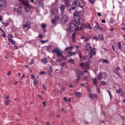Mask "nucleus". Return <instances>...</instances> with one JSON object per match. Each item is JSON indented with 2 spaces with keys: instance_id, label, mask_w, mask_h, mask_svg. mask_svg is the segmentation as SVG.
Here are the masks:
<instances>
[{
  "instance_id": "nucleus-53",
  "label": "nucleus",
  "mask_w": 125,
  "mask_h": 125,
  "mask_svg": "<svg viewBox=\"0 0 125 125\" xmlns=\"http://www.w3.org/2000/svg\"><path fill=\"white\" fill-rule=\"evenodd\" d=\"M99 39L100 40H103V36L101 34L99 35Z\"/></svg>"
},
{
  "instance_id": "nucleus-13",
  "label": "nucleus",
  "mask_w": 125,
  "mask_h": 125,
  "mask_svg": "<svg viewBox=\"0 0 125 125\" xmlns=\"http://www.w3.org/2000/svg\"><path fill=\"white\" fill-rule=\"evenodd\" d=\"M60 8L61 14H64V12L65 11V5H61Z\"/></svg>"
},
{
  "instance_id": "nucleus-8",
  "label": "nucleus",
  "mask_w": 125,
  "mask_h": 125,
  "mask_svg": "<svg viewBox=\"0 0 125 125\" xmlns=\"http://www.w3.org/2000/svg\"><path fill=\"white\" fill-rule=\"evenodd\" d=\"M96 25L94 26V31H97L98 29L101 31H103V28L101 27V26L97 23L96 22Z\"/></svg>"
},
{
  "instance_id": "nucleus-59",
  "label": "nucleus",
  "mask_w": 125,
  "mask_h": 125,
  "mask_svg": "<svg viewBox=\"0 0 125 125\" xmlns=\"http://www.w3.org/2000/svg\"><path fill=\"white\" fill-rule=\"evenodd\" d=\"M69 62H70L71 63H74V60L72 59H69Z\"/></svg>"
},
{
  "instance_id": "nucleus-19",
  "label": "nucleus",
  "mask_w": 125,
  "mask_h": 125,
  "mask_svg": "<svg viewBox=\"0 0 125 125\" xmlns=\"http://www.w3.org/2000/svg\"><path fill=\"white\" fill-rule=\"evenodd\" d=\"M75 72L78 75H82V74H83V72L81 71V70L78 68L75 69Z\"/></svg>"
},
{
  "instance_id": "nucleus-40",
  "label": "nucleus",
  "mask_w": 125,
  "mask_h": 125,
  "mask_svg": "<svg viewBox=\"0 0 125 125\" xmlns=\"http://www.w3.org/2000/svg\"><path fill=\"white\" fill-rule=\"evenodd\" d=\"M118 47L119 49H120L121 50V47L122 46V44H121V42H118Z\"/></svg>"
},
{
  "instance_id": "nucleus-28",
  "label": "nucleus",
  "mask_w": 125,
  "mask_h": 125,
  "mask_svg": "<svg viewBox=\"0 0 125 125\" xmlns=\"http://www.w3.org/2000/svg\"><path fill=\"white\" fill-rule=\"evenodd\" d=\"M114 72L115 73V74H116L118 77L121 78V74H120V73H119V71L118 70H114Z\"/></svg>"
},
{
  "instance_id": "nucleus-60",
  "label": "nucleus",
  "mask_w": 125,
  "mask_h": 125,
  "mask_svg": "<svg viewBox=\"0 0 125 125\" xmlns=\"http://www.w3.org/2000/svg\"><path fill=\"white\" fill-rule=\"evenodd\" d=\"M83 72L87 73V74H89V72L86 70V69H84Z\"/></svg>"
},
{
  "instance_id": "nucleus-36",
  "label": "nucleus",
  "mask_w": 125,
  "mask_h": 125,
  "mask_svg": "<svg viewBox=\"0 0 125 125\" xmlns=\"http://www.w3.org/2000/svg\"><path fill=\"white\" fill-rule=\"evenodd\" d=\"M33 83L35 85H36V84H38V83H39V81H38V80L35 79L33 81Z\"/></svg>"
},
{
  "instance_id": "nucleus-16",
  "label": "nucleus",
  "mask_w": 125,
  "mask_h": 125,
  "mask_svg": "<svg viewBox=\"0 0 125 125\" xmlns=\"http://www.w3.org/2000/svg\"><path fill=\"white\" fill-rule=\"evenodd\" d=\"M84 27L85 29H89L90 30H91L92 28H91V26L90 25V24L87 23H86L84 25Z\"/></svg>"
},
{
  "instance_id": "nucleus-17",
  "label": "nucleus",
  "mask_w": 125,
  "mask_h": 125,
  "mask_svg": "<svg viewBox=\"0 0 125 125\" xmlns=\"http://www.w3.org/2000/svg\"><path fill=\"white\" fill-rule=\"evenodd\" d=\"M86 48L87 50H91L92 47L90 46V44H89V43H87L86 45Z\"/></svg>"
},
{
  "instance_id": "nucleus-48",
  "label": "nucleus",
  "mask_w": 125,
  "mask_h": 125,
  "mask_svg": "<svg viewBox=\"0 0 125 125\" xmlns=\"http://www.w3.org/2000/svg\"><path fill=\"white\" fill-rule=\"evenodd\" d=\"M79 57H80V58H83V60H85V58L82 57L81 53H80V54H79Z\"/></svg>"
},
{
  "instance_id": "nucleus-18",
  "label": "nucleus",
  "mask_w": 125,
  "mask_h": 125,
  "mask_svg": "<svg viewBox=\"0 0 125 125\" xmlns=\"http://www.w3.org/2000/svg\"><path fill=\"white\" fill-rule=\"evenodd\" d=\"M78 53V51L70 52V51L68 52V54H69V56H73L74 55H76Z\"/></svg>"
},
{
  "instance_id": "nucleus-38",
  "label": "nucleus",
  "mask_w": 125,
  "mask_h": 125,
  "mask_svg": "<svg viewBox=\"0 0 125 125\" xmlns=\"http://www.w3.org/2000/svg\"><path fill=\"white\" fill-rule=\"evenodd\" d=\"M39 6H41V7H42L43 8V3L42 2H39L38 3Z\"/></svg>"
},
{
  "instance_id": "nucleus-27",
  "label": "nucleus",
  "mask_w": 125,
  "mask_h": 125,
  "mask_svg": "<svg viewBox=\"0 0 125 125\" xmlns=\"http://www.w3.org/2000/svg\"><path fill=\"white\" fill-rule=\"evenodd\" d=\"M42 62L43 64H46V63H47V58H44V59H42Z\"/></svg>"
},
{
  "instance_id": "nucleus-64",
  "label": "nucleus",
  "mask_w": 125,
  "mask_h": 125,
  "mask_svg": "<svg viewBox=\"0 0 125 125\" xmlns=\"http://www.w3.org/2000/svg\"><path fill=\"white\" fill-rule=\"evenodd\" d=\"M14 49H18V47H17V46H14Z\"/></svg>"
},
{
  "instance_id": "nucleus-9",
  "label": "nucleus",
  "mask_w": 125,
  "mask_h": 125,
  "mask_svg": "<svg viewBox=\"0 0 125 125\" xmlns=\"http://www.w3.org/2000/svg\"><path fill=\"white\" fill-rule=\"evenodd\" d=\"M76 4L78 5V6H80V7H83L84 5V3L83 2L82 0H77L76 1Z\"/></svg>"
},
{
  "instance_id": "nucleus-25",
  "label": "nucleus",
  "mask_w": 125,
  "mask_h": 125,
  "mask_svg": "<svg viewBox=\"0 0 125 125\" xmlns=\"http://www.w3.org/2000/svg\"><path fill=\"white\" fill-rule=\"evenodd\" d=\"M55 20H56L58 22H59V21H60L61 20V18L60 17L58 16H55L54 18Z\"/></svg>"
},
{
  "instance_id": "nucleus-12",
  "label": "nucleus",
  "mask_w": 125,
  "mask_h": 125,
  "mask_svg": "<svg viewBox=\"0 0 125 125\" xmlns=\"http://www.w3.org/2000/svg\"><path fill=\"white\" fill-rule=\"evenodd\" d=\"M74 21H76V24L77 25H80V24H81V22H82V21H83V20L82 19V18L79 17V18H78L77 19H76L75 20H74Z\"/></svg>"
},
{
  "instance_id": "nucleus-30",
  "label": "nucleus",
  "mask_w": 125,
  "mask_h": 125,
  "mask_svg": "<svg viewBox=\"0 0 125 125\" xmlns=\"http://www.w3.org/2000/svg\"><path fill=\"white\" fill-rule=\"evenodd\" d=\"M74 48V46H71L68 47H66L65 49V51H68V49H70V50H72V49Z\"/></svg>"
},
{
  "instance_id": "nucleus-24",
  "label": "nucleus",
  "mask_w": 125,
  "mask_h": 125,
  "mask_svg": "<svg viewBox=\"0 0 125 125\" xmlns=\"http://www.w3.org/2000/svg\"><path fill=\"white\" fill-rule=\"evenodd\" d=\"M23 3L24 5V7L25 6H29L30 5V4H29V2H28V1H23Z\"/></svg>"
},
{
  "instance_id": "nucleus-21",
  "label": "nucleus",
  "mask_w": 125,
  "mask_h": 125,
  "mask_svg": "<svg viewBox=\"0 0 125 125\" xmlns=\"http://www.w3.org/2000/svg\"><path fill=\"white\" fill-rule=\"evenodd\" d=\"M8 41L9 42L12 43V44H15V43H16L15 41H14V40H13L11 39L8 38Z\"/></svg>"
},
{
  "instance_id": "nucleus-35",
  "label": "nucleus",
  "mask_w": 125,
  "mask_h": 125,
  "mask_svg": "<svg viewBox=\"0 0 125 125\" xmlns=\"http://www.w3.org/2000/svg\"><path fill=\"white\" fill-rule=\"evenodd\" d=\"M10 103V100H8L7 101L5 102L4 105H9Z\"/></svg>"
},
{
  "instance_id": "nucleus-23",
  "label": "nucleus",
  "mask_w": 125,
  "mask_h": 125,
  "mask_svg": "<svg viewBox=\"0 0 125 125\" xmlns=\"http://www.w3.org/2000/svg\"><path fill=\"white\" fill-rule=\"evenodd\" d=\"M116 93H118V94H120V93H122L123 92V89L121 88L118 89L116 91Z\"/></svg>"
},
{
  "instance_id": "nucleus-20",
  "label": "nucleus",
  "mask_w": 125,
  "mask_h": 125,
  "mask_svg": "<svg viewBox=\"0 0 125 125\" xmlns=\"http://www.w3.org/2000/svg\"><path fill=\"white\" fill-rule=\"evenodd\" d=\"M57 22L58 21L56 20H55L54 18L52 19L51 23L53 24V25H56Z\"/></svg>"
},
{
  "instance_id": "nucleus-63",
  "label": "nucleus",
  "mask_w": 125,
  "mask_h": 125,
  "mask_svg": "<svg viewBox=\"0 0 125 125\" xmlns=\"http://www.w3.org/2000/svg\"><path fill=\"white\" fill-rule=\"evenodd\" d=\"M97 83V81L96 79L94 80L93 83Z\"/></svg>"
},
{
  "instance_id": "nucleus-41",
  "label": "nucleus",
  "mask_w": 125,
  "mask_h": 125,
  "mask_svg": "<svg viewBox=\"0 0 125 125\" xmlns=\"http://www.w3.org/2000/svg\"><path fill=\"white\" fill-rule=\"evenodd\" d=\"M107 92L110 96V99H112V94L111 93V91H110V90H108Z\"/></svg>"
},
{
  "instance_id": "nucleus-39",
  "label": "nucleus",
  "mask_w": 125,
  "mask_h": 125,
  "mask_svg": "<svg viewBox=\"0 0 125 125\" xmlns=\"http://www.w3.org/2000/svg\"><path fill=\"white\" fill-rule=\"evenodd\" d=\"M61 90L62 91H63V92H64L65 91V86H61Z\"/></svg>"
},
{
  "instance_id": "nucleus-2",
  "label": "nucleus",
  "mask_w": 125,
  "mask_h": 125,
  "mask_svg": "<svg viewBox=\"0 0 125 125\" xmlns=\"http://www.w3.org/2000/svg\"><path fill=\"white\" fill-rule=\"evenodd\" d=\"M52 53H56L57 57L61 56V58H64V56H63V53L59 48H56L52 51Z\"/></svg>"
},
{
  "instance_id": "nucleus-44",
  "label": "nucleus",
  "mask_w": 125,
  "mask_h": 125,
  "mask_svg": "<svg viewBox=\"0 0 125 125\" xmlns=\"http://www.w3.org/2000/svg\"><path fill=\"white\" fill-rule=\"evenodd\" d=\"M110 23L111 24H114V19L111 18V19H110Z\"/></svg>"
},
{
  "instance_id": "nucleus-62",
  "label": "nucleus",
  "mask_w": 125,
  "mask_h": 125,
  "mask_svg": "<svg viewBox=\"0 0 125 125\" xmlns=\"http://www.w3.org/2000/svg\"><path fill=\"white\" fill-rule=\"evenodd\" d=\"M102 23H106V21L105 20H102Z\"/></svg>"
},
{
  "instance_id": "nucleus-6",
  "label": "nucleus",
  "mask_w": 125,
  "mask_h": 125,
  "mask_svg": "<svg viewBox=\"0 0 125 125\" xmlns=\"http://www.w3.org/2000/svg\"><path fill=\"white\" fill-rule=\"evenodd\" d=\"M96 55V50L95 48H93L89 53V58H92L93 56Z\"/></svg>"
},
{
  "instance_id": "nucleus-31",
  "label": "nucleus",
  "mask_w": 125,
  "mask_h": 125,
  "mask_svg": "<svg viewBox=\"0 0 125 125\" xmlns=\"http://www.w3.org/2000/svg\"><path fill=\"white\" fill-rule=\"evenodd\" d=\"M101 77H102V75L101 74V73H100L98 75H97V79L99 80V81H101Z\"/></svg>"
},
{
  "instance_id": "nucleus-32",
  "label": "nucleus",
  "mask_w": 125,
  "mask_h": 125,
  "mask_svg": "<svg viewBox=\"0 0 125 125\" xmlns=\"http://www.w3.org/2000/svg\"><path fill=\"white\" fill-rule=\"evenodd\" d=\"M76 37V33H73L72 35V39L73 42H75V37Z\"/></svg>"
},
{
  "instance_id": "nucleus-57",
  "label": "nucleus",
  "mask_w": 125,
  "mask_h": 125,
  "mask_svg": "<svg viewBox=\"0 0 125 125\" xmlns=\"http://www.w3.org/2000/svg\"><path fill=\"white\" fill-rule=\"evenodd\" d=\"M120 69H121V68H120V67H119V66H117V67L116 68L115 70H116V71H119V70H120Z\"/></svg>"
},
{
  "instance_id": "nucleus-34",
  "label": "nucleus",
  "mask_w": 125,
  "mask_h": 125,
  "mask_svg": "<svg viewBox=\"0 0 125 125\" xmlns=\"http://www.w3.org/2000/svg\"><path fill=\"white\" fill-rule=\"evenodd\" d=\"M71 9L72 10H75V9H76V5L75 4H72L71 5Z\"/></svg>"
},
{
  "instance_id": "nucleus-10",
  "label": "nucleus",
  "mask_w": 125,
  "mask_h": 125,
  "mask_svg": "<svg viewBox=\"0 0 125 125\" xmlns=\"http://www.w3.org/2000/svg\"><path fill=\"white\" fill-rule=\"evenodd\" d=\"M0 7H6L5 0H0Z\"/></svg>"
},
{
  "instance_id": "nucleus-61",
  "label": "nucleus",
  "mask_w": 125,
  "mask_h": 125,
  "mask_svg": "<svg viewBox=\"0 0 125 125\" xmlns=\"http://www.w3.org/2000/svg\"><path fill=\"white\" fill-rule=\"evenodd\" d=\"M46 101H45V102H42V104H43V106H44V107H45V104H46Z\"/></svg>"
},
{
  "instance_id": "nucleus-26",
  "label": "nucleus",
  "mask_w": 125,
  "mask_h": 125,
  "mask_svg": "<svg viewBox=\"0 0 125 125\" xmlns=\"http://www.w3.org/2000/svg\"><path fill=\"white\" fill-rule=\"evenodd\" d=\"M64 2L66 6H70V1H69V0H64Z\"/></svg>"
},
{
  "instance_id": "nucleus-46",
  "label": "nucleus",
  "mask_w": 125,
  "mask_h": 125,
  "mask_svg": "<svg viewBox=\"0 0 125 125\" xmlns=\"http://www.w3.org/2000/svg\"><path fill=\"white\" fill-rule=\"evenodd\" d=\"M89 40H90V38L89 37H87L85 38L84 41L88 42V41H89Z\"/></svg>"
},
{
  "instance_id": "nucleus-15",
  "label": "nucleus",
  "mask_w": 125,
  "mask_h": 125,
  "mask_svg": "<svg viewBox=\"0 0 125 125\" xmlns=\"http://www.w3.org/2000/svg\"><path fill=\"white\" fill-rule=\"evenodd\" d=\"M24 9L26 11V12H30V11L31 10V6H26L24 7Z\"/></svg>"
},
{
  "instance_id": "nucleus-43",
  "label": "nucleus",
  "mask_w": 125,
  "mask_h": 125,
  "mask_svg": "<svg viewBox=\"0 0 125 125\" xmlns=\"http://www.w3.org/2000/svg\"><path fill=\"white\" fill-rule=\"evenodd\" d=\"M8 39H12L13 38V35L11 34H8Z\"/></svg>"
},
{
  "instance_id": "nucleus-49",
  "label": "nucleus",
  "mask_w": 125,
  "mask_h": 125,
  "mask_svg": "<svg viewBox=\"0 0 125 125\" xmlns=\"http://www.w3.org/2000/svg\"><path fill=\"white\" fill-rule=\"evenodd\" d=\"M2 24H3L4 27H7V26H8V25H9L8 23H7V22L2 23Z\"/></svg>"
},
{
  "instance_id": "nucleus-7",
  "label": "nucleus",
  "mask_w": 125,
  "mask_h": 125,
  "mask_svg": "<svg viewBox=\"0 0 125 125\" xmlns=\"http://www.w3.org/2000/svg\"><path fill=\"white\" fill-rule=\"evenodd\" d=\"M62 21L63 22V23H66V22H68L69 21V18L68 16L66 15H64L62 17Z\"/></svg>"
},
{
  "instance_id": "nucleus-22",
  "label": "nucleus",
  "mask_w": 125,
  "mask_h": 125,
  "mask_svg": "<svg viewBox=\"0 0 125 125\" xmlns=\"http://www.w3.org/2000/svg\"><path fill=\"white\" fill-rule=\"evenodd\" d=\"M16 11L17 12L18 15H21V8H18Z\"/></svg>"
},
{
  "instance_id": "nucleus-14",
  "label": "nucleus",
  "mask_w": 125,
  "mask_h": 125,
  "mask_svg": "<svg viewBox=\"0 0 125 125\" xmlns=\"http://www.w3.org/2000/svg\"><path fill=\"white\" fill-rule=\"evenodd\" d=\"M74 95L76 96V97H77L78 98H80V97L82 96V93L79 92H74Z\"/></svg>"
},
{
  "instance_id": "nucleus-4",
  "label": "nucleus",
  "mask_w": 125,
  "mask_h": 125,
  "mask_svg": "<svg viewBox=\"0 0 125 125\" xmlns=\"http://www.w3.org/2000/svg\"><path fill=\"white\" fill-rule=\"evenodd\" d=\"M82 69H88L90 67V65L88 62L81 63L80 64Z\"/></svg>"
},
{
  "instance_id": "nucleus-51",
  "label": "nucleus",
  "mask_w": 125,
  "mask_h": 125,
  "mask_svg": "<svg viewBox=\"0 0 125 125\" xmlns=\"http://www.w3.org/2000/svg\"><path fill=\"white\" fill-rule=\"evenodd\" d=\"M89 1L91 3H94V2H95V0H89Z\"/></svg>"
},
{
  "instance_id": "nucleus-52",
  "label": "nucleus",
  "mask_w": 125,
  "mask_h": 125,
  "mask_svg": "<svg viewBox=\"0 0 125 125\" xmlns=\"http://www.w3.org/2000/svg\"><path fill=\"white\" fill-rule=\"evenodd\" d=\"M42 86L44 90H45V91H46V87H45V85L42 84Z\"/></svg>"
},
{
  "instance_id": "nucleus-54",
  "label": "nucleus",
  "mask_w": 125,
  "mask_h": 125,
  "mask_svg": "<svg viewBox=\"0 0 125 125\" xmlns=\"http://www.w3.org/2000/svg\"><path fill=\"white\" fill-rule=\"evenodd\" d=\"M102 84H103V85H106V82L105 81H102Z\"/></svg>"
},
{
  "instance_id": "nucleus-1",
  "label": "nucleus",
  "mask_w": 125,
  "mask_h": 125,
  "mask_svg": "<svg viewBox=\"0 0 125 125\" xmlns=\"http://www.w3.org/2000/svg\"><path fill=\"white\" fill-rule=\"evenodd\" d=\"M81 31L83 30V27H81L79 28V26H77V22L76 21H72L70 23V31L73 32V31Z\"/></svg>"
},
{
  "instance_id": "nucleus-5",
  "label": "nucleus",
  "mask_w": 125,
  "mask_h": 125,
  "mask_svg": "<svg viewBox=\"0 0 125 125\" xmlns=\"http://www.w3.org/2000/svg\"><path fill=\"white\" fill-rule=\"evenodd\" d=\"M22 28L23 29H26L27 28V30H29L31 28V22L29 21H27L25 24L22 25Z\"/></svg>"
},
{
  "instance_id": "nucleus-29",
  "label": "nucleus",
  "mask_w": 125,
  "mask_h": 125,
  "mask_svg": "<svg viewBox=\"0 0 125 125\" xmlns=\"http://www.w3.org/2000/svg\"><path fill=\"white\" fill-rule=\"evenodd\" d=\"M101 60L103 61V63H105L106 64H109L110 63V62L107 60L102 59Z\"/></svg>"
},
{
  "instance_id": "nucleus-56",
  "label": "nucleus",
  "mask_w": 125,
  "mask_h": 125,
  "mask_svg": "<svg viewBox=\"0 0 125 125\" xmlns=\"http://www.w3.org/2000/svg\"><path fill=\"white\" fill-rule=\"evenodd\" d=\"M49 73H52V67H50L49 70Z\"/></svg>"
},
{
  "instance_id": "nucleus-37",
  "label": "nucleus",
  "mask_w": 125,
  "mask_h": 125,
  "mask_svg": "<svg viewBox=\"0 0 125 125\" xmlns=\"http://www.w3.org/2000/svg\"><path fill=\"white\" fill-rule=\"evenodd\" d=\"M41 27L43 29H45V28H46V24H45L44 23H42L41 25Z\"/></svg>"
},
{
  "instance_id": "nucleus-58",
  "label": "nucleus",
  "mask_w": 125,
  "mask_h": 125,
  "mask_svg": "<svg viewBox=\"0 0 125 125\" xmlns=\"http://www.w3.org/2000/svg\"><path fill=\"white\" fill-rule=\"evenodd\" d=\"M84 81H87V80H88V77L87 76H85L84 77Z\"/></svg>"
},
{
  "instance_id": "nucleus-11",
  "label": "nucleus",
  "mask_w": 125,
  "mask_h": 125,
  "mask_svg": "<svg viewBox=\"0 0 125 125\" xmlns=\"http://www.w3.org/2000/svg\"><path fill=\"white\" fill-rule=\"evenodd\" d=\"M51 13L53 15H56L57 14H58V9L56 8H54L51 11Z\"/></svg>"
},
{
  "instance_id": "nucleus-33",
  "label": "nucleus",
  "mask_w": 125,
  "mask_h": 125,
  "mask_svg": "<svg viewBox=\"0 0 125 125\" xmlns=\"http://www.w3.org/2000/svg\"><path fill=\"white\" fill-rule=\"evenodd\" d=\"M48 42V40H44V41L42 40L41 41V42L42 44H43L44 43H46V42Z\"/></svg>"
},
{
  "instance_id": "nucleus-45",
  "label": "nucleus",
  "mask_w": 125,
  "mask_h": 125,
  "mask_svg": "<svg viewBox=\"0 0 125 125\" xmlns=\"http://www.w3.org/2000/svg\"><path fill=\"white\" fill-rule=\"evenodd\" d=\"M39 74L40 75H45V74H46V72H44V71H40L39 72Z\"/></svg>"
},
{
  "instance_id": "nucleus-50",
  "label": "nucleus",
  "mask_w": 125,
  "mask_h": 125,
  "mask_svg": "<svg viewBox=\"0 0 125 125\" xmlns=\"http://www.w3.org/2000/svg\"><path fill=\"white\" fill-rule=\"evenodd\" d=\"M57 62H58V63H61V62H62V60H61V59H59L57 60Z\"/></svg>"
},
{
  "instance_id": "nucleus-55",
  "label": "nucleus",
  "mask_w": 125,
  "mask_h": 125,
  "mask_svg": "<svg viewBox=\"0 0 125 125\" xmlns=\"http://www.w3.org/2000/svg\"><path fill=\"white\" fill-rule=\"evenodd\" d=\"M66 65V62H63L61 63V66H65Z\"/></svg>"
},
{
  "instance_id": "nucleus-42",
  "label": "nucleus",
  "mask_w": 125,
  "mask_h": 125,
  "mask_svg": "<svg viewBox=\"0 0 125 125\" xmlns=\"http://www.w3.org/2000/svg\"><path fill=\"white\" fill-rule=\"evenodd\" d=\"M89 97H90L91 98V99H93V97H94V95H93L92 94H89Z\"/></svg>"
},
{
  "instance_id": "nucleus-3",
  "label": "nucleus",
  "mask_w": 125,
  "mask_h": 125,
  "mask_svg": "<svg viewBox=\"0 0 125 125\" xmlns=\"http://www.w3.org/2000/svg\"><path fill=\"white\" fill-rule=\"evenodd\" d=\"M52 53H56L57 57L61 56V58H64V56H63V53L59 48H56L52 51Z\"/></svg>"
},
{
  "instance_id": "nucleus-47",
  "label": "nucleus",
  "mask_w": 125,
  "mask_h": 125,
  "mask_svg": "<svg viewBox=\"0 0 125 125\" xmlns=\"http://www.w3.org/2000/svg\"><path fill=\"white\" fill-rule=\"evenodd\" d=\"M35 77H36V76H35V75L32 74V75H31L30 79H31V80H35Z\"/></svg>"
}]
</instances>
